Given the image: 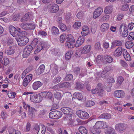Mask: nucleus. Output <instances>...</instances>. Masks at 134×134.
<instances>
[{"mask_svg":"<svg viewBox=\"0 0 134 134\" xmlns=\"http://www.w3.org/2000/svg\"><path fill=\"white\" fill-rule=\"evenodd\" d=\"M129 8V5L128 4H126L123 5L121 8V9L122 10H128Z\"/></svg>","mask_w":134,"mask_h":134,"instance_id":"680f3d73","label":"nucleus"},{"mask_svg":"<svg viewBox=\"0 0 134 134\" xmlns=\"http://www.w3.org/2000/svg\"><path fill=\"white\" fill-rule=\"evenodd\" d=\"M53 73V77L58 73V69L56 67L53 68L51 70Z\"/></svg>","mask_w":134,"mask_h":134,"instance_id":"6e6d98bb","label":"nucleus"},{"mask_svg":"<svg viewBox=\"0 0 134 134\" xmlns=\"http://www.w3.org/2000/svg\"><path fill=\"white\" fill-rule=\"evenodd\" d=\"M42 84L40 81H36L34 82L32 85L33 89L35 90H37L42 85Z\"/></svg>","mask_w":134,"mask_h":134,"instance_id":"dca6fc26","label":"nucleus"},{"mask_svg":"<svg viewBox=\"0 0 134 134\" xmlns=\"http://www.w3.org/2000/svg\"><path fill=\"white\" fill-rule=\"evenodd\" d=\"M125 46L127 48L130 49L133 47V43L131 41H128L126 42Z\"/></svg>","mask_w":134,"mask_h":134,"instance_id":"e433bc0d","label":"nucleus"},{"mask_svg":"<svg viewBox=\"0 0 134 134\" xmlns=\"http://www.w3.org/2000/svg\"><path fill=\"white\" fill-rule=\"evenodd\" d=\"M65 34H63L60 36V42L62 43L64 42V40H65Z\"/></svg>","mask_w":134,"mask_h":134,"instance_id":"864d4df0","label":"nucleus"},{"mask_svg":"<svg viewBox=\"0 0 134 134\" xmlns=\"http://www.w3.org/2000/svg\"><path fill=\"white\" fill-rule=\"evenodd\" d=\"M31 16V14H30L29 13H27L21 18V21L23 23L28 21Z\"/></svg>","mask_w":134,"mask_h":134,"instance_id":"f3484780","label":"nucleus"},{"mask_svg":"<svg viewBox=\"0 0 134 134\" xmlns=\"http://www.w3.org/2000/svg\"><path fill=\"white\" fill-rule=\"evenodd\" d=\"M62 79V78L60 76L54 78L53 80V82L55 84L57 83L60 82Z\"/></svg>","mask_w":134,"mask_h":134,"instance_id":"a18cd8bd","label":"nucleus"},{"mask_svg":"<svg viewBox=\"0 0 134 134\" xmlns=\"http://www.w3.org/2000/svg\"><path fill=\"white\" fill-rule=\"evenodd\" d=\"M74 98H76L79 100L82 99L83 98L82 95L81 93L79 92H75L74 93L73 95Z\"/></svg>","mask_w":134,"mask_h":134,"instance_id":"bb28decb","label":"nucleus"},{"mask_svg":"<svg viewBox=\"0 0 134 134\" xmlns=\"http://www.w3.org/2000/svg\"><path fill=\"white\" fill-rule=\"evenodd\" d=\"M103 12V9L100 7H99L96 9L93 13V17L96 19L99 17Z\"/></svg>","mask_w":134,"mask_h":134,"instance_id":"1a4fd4ad","label":"nucleus"},{"mask_svg":"<svg viewBox=\"0 0 134 134\" xmlns=\"http://www.w3.org/2000/svg\"><path fill=\"white\" fill-rule=\"evenodd\" d=\"M40 42L43 49H44V48H47V43L42 41Z\"/></svg>","mask_w":134,"mask_h":134,"instance_id":"338daca9","label":"nucleus"},{"mask_svg":"<svg viewBox=\"0 0 134 134\" xmlns=\"http://www.w3.org/2000/svg\"><path fill=\"white\" fill-rule=\"evenodd\" d=\"M2 63L3 65L6 66L9 63V60L6 58H4L3 60L2 61Z\"/></svg>","mask_w":134,"mask_h":134,"instance_id":"ea45409f","label":"nucleus"},{"mask_svg":"<svg viewBox=\"0 0 134 134\" xmlns=\"http://www.w3.org/2000/svg\"><path fill=\"white\" fill-rule=\"evenodd\" d=\"M122 44V43L120 40H115L111 43V46L110 48L111 49L114 48L116 46L120 47Z\"/></svg>","mask_w":134,"mask_h":134,"instance_id":"ddd939ff","label":"nucleus"},{"mask_svg":"<svg viewBox=\"0 0 134 134\" xmlns=\"http://www.w3.org/2000/svg\"><path fill=\"white\" fill-rule=\"evenodd\" d=\"M59 27L61 30L63 31H64L67 29V27L65 24H62L59 26Z\"/></svg>","mask_w":134,"mask_h":134,"instance_id":"8fccbe9b","label":"nucleus"},{"mask_svg":"<svg viewBox=\"0 0 134 134\" xmlns=\"http://www.w3.org/2000/svg\"><path fill=\"white\" fill-rule=\"evenodd\" d=\"M40 129V126L39 125L37 124H35L34 125L33 128V130L35 131L36 132H38Z\"/></svg>","mask_w":134,"mask_h":134,"instance_id":"0e129e2a","label":"nucleus"},{"mask_svg":"<svg viewBox=\"0 0 134 134\" xmlns=\"http://www.w3.org/2000/svg\"><path fill=\"white\" fill-rule=\"evenodd\" d=\"M107 134H116L115 132V130L113 129H108Z\"/></svg>","mask_w":134,"mask_h":134,"instance_id":"774afa93","label":"nucleus"},{"mask_svg":"<svg viewBox=\"0 0 134 134\" xmlns=\"http://www.w3.org/2000/svg\"><path fill=\"white\" fill-rule=\"evenodd\" d=\"M123 51L122 48L121 47H119L116 49L113 53V55L116 57H118L121 56Z\"/></svg>","mask_w":134,"mask_h":134,"instance_id":"9b49d317","label":"nucleus"},{"mask_svg":"<svg viewBox=\"0 0 134 134\" xmlns=\"http://www.w3.org/2000/svg\"><path fill=\"white\" fill-rule=\"evenodd\" d=\"M91 46L89 45L85 46L81 51L82 54H86L89 52L91 50Z\"/></svg>","mask_w":134,"mask_h":134,"instance_id":"2eb2a0df","label":"nucleus"},{"mask_svg":"<svg viewBox=\"0 0 134 134\" xmlns=\"http://www.w3.org/2000/svg\"><path fill=\"white\" fill-rule=\"evenodd\" d=\"M64 18L67 22H69L71 19V14L69 13H66L64 16Z\"/></svg>","mask_w":134,"mask_h":134,"instance_id":"72a5a7b5","label":"nucleus"},{"mask_svg":"<svg viewBox=\"0 0 134 134\" xmlns=\"http://www.w3.org/2000/svg\"><path fill=\"white\" fill-rule=\"evenodd\" d=\"M39 94L42 98H47V92H43L40 93Z\"/></svg>","mask_w":134,"mask_h":134,"instance_id":"e2e57ef3","label":"nucleus"},{"mask_svg":"<svg viewBox=\"0 0 134 134\" xmlns=\"http://www.w3.org/2000/svg\"><path fill=\"white\" fill-rule=\"evenodd\" d=\"M99 117L100 118L109 119L111 118V115L109 114L106 113L102 114L99 116Z\"/></svg>","mask_w":134,"mask_h":134,"instance_id":"cd10ccee","label":"nucleus"},{"mask_svg":"<svg viewBox=\"0 0 134 134\" xmlns=\"http://www.w3.org/2000/svg\"><path fill=\"white\" fill-rule=\"evenodd\" d=\"M59 87L61 88H69L71 87L70 84L68 82L59 83Z\"/></svg>","mask_w":134,"mask_h":134,"instance_id":"b1692460","label":"nucleus"},{"mask_svg":"<svg viewBox=\"0 0 134 134\" xmlns=\"http://www.w3.org/2000/svg\"><path fill=\"white\" fill-rule=\"evenodd\" d=\"M101 121L97 122L94 126V127L98 129L99 130L102 129Z\"/></svg>","mask_w":134,"mask_h":134,"instance_id":"37998d69","label":"nucleus"},{"mask_svg":"<svg viewBox=\"0 0 134 134\" xmlns=\"http://www.w3.org/2000/svg\"><path fill=\"white\" fill-rule=\"evenodd\" d=\"M61 110L64 114L71 115L73 113V111L71 108L68 107H64L61 108Z\"/></svg>","mask_w":134,"mask_h":134,"instance_id":"f8f14e48","label":"nucleus"},{"mask_svg":"<svg viewBox=\"0 0 134 134\" xmlns=\"http://www.w3.org/2000/svg\"><path fill=\"white\" fill-rule=\"evenodd\" d=\"M97 61L99 63L104 62L103 58L102 56L98 55L97 56Z\"/></svg>","mask_w":134,"mask_h":134,"instance_id":"c03bdc74","label":"nucleus"},{"mask_svg":"<svg viewBox=\"0 0 134 134\" xmlns=\"http://www.w3.org/2000/svg\"><path fill=\"white\" fill-rule=\"evenodd\" d=\"M16 94L15 92H11L9 93H8V96L10 98H13L15 97V96L16 95Z\"/></svg>","mask_w":134,"mask_h":134,"instance_id":"bf43d9fd","label":"nucleus"},{"mask_svg":"<svg viewBox=\"0 0 134 134\" xmlns=\"http://www.w3.org/2000/svg\"><path fill=\"white\" fill-rule=\"evenodd\" d=\"M20 26L23 29L26 30H33L35 27L34 24L30 23H21Z\"/></svg>","mask_w":134,"mask_h":134,"instance_id":"20e7f679","label":"nucleus"},{"mask_svg":"<svg viewBox=\"0 0 134 134\" xmlns=\"http://www.w3.org/2000/svg\"><path fill=\"white\" fill-rule=\"evenodd\" d=\"M37 48L35 50L34 53H37V52H39L42 49V46L40 42L38 43L37 47Z\"/></svg>","mask_w":134,"mask_h":134,"instance_id":"79ce46f5","label":"nucleus"},{"mask_svg":"<svg viewBox=\"0 0 134 134\" xmlns=\"http://www.w3.org/2000/svg\"><path fill=\"white\" fill-rule=\"evenodd\" d=\"M81 69L79 67L75 68L74 69V72L77 75L79 74L81 70Z\"/></svg>","mask_w":134,"mask_h":134,"instance_id":"4d7b16f0","label":"nucleus"},{"mask_svg":"<svg viewBox=\"0 0 134 134\" xmlns=\"http://www.w3.org/2000/svg\"><path fill=\"white\" fill-rule=\"evenodd\" d=\"M94 48L98 50H100L101 49L100 43L99 42L96 43L94 46Z\"/></svg>","mask_w":134,"mask_h":134,"instance_id":"49530a36","label":"nucleus"},{"mask_svg":"<svg viewBox=\"0 0 134 134\" xmlns=\"http://www.w3.org/2000/svg\"><path fill=\"white\" fill-rule=\"evenodd\" d=\"M54 110L51 112L49 114V117L51 119H56V117L55 115Z\"/></svg>","mask_w":134,"mask_h":134,"instance_id":"5fc2aeb1","label":"nucleus"},{"mask_svg":"<svg viewBox=\"0 0 134 134\" xmlns=\"http://www.w3.org/2000/svg\"><path fill=\"white\" fill-rule=\"evenodd\" d=\"M30 98L32 102L37 103L40 102L42 100V98L39 94H34L31 95Z\"/></svg>","mask_w":134,"mask_h":134,"instance_id":"39448f33","label":"nucleus"},{"mask_svg":"<svg viewBox=\"0 0 134 134\" xmlns=\"http://www.w3.org/2000/svg\"><path fill=\"white\" fill-rule=\"evenodd\" d=\"M18 45L21 46H25L29 42V40L27 38L23 36L19 40H17Z\"/></svg>","mask_w":134,"mask_h":134,"instance_id":"6e6552de","label":"nucleus"},{"mask_svg":"<svg viewBox=\"0 0 134 134\" xmlns=\"http://www.w3.org/2000/svg\"><path fill=\"white\" fill-rule=\"evenodd\" d=\"M51 32L53 35H56L59 34L58 28L55 26H53L51 29Z\"/></svg>","mask_w":134,"mask_h":134,"instance_id":"393cba45","label":"nucleus"},{"mask_svg":"<svg viewBox=\"0 0 134 134\" xmlns=\"http://www.w3.org/2000/svg\"><path fill=\"white\" fill-rule=\"evenodd\" d=\"M91 91L93 94H97L101 97L103 96L104 90L101 83H98L96 88L92 89Z\"/></svg>","mask_w":134,"mask_h":134,"instance_id":"f03ea898","label":"nucleus"},{"mask_svg":"<svg viewBox=\"0 0 134 134\" xmlns=\"http://www.w3.org/2000/svg\"><path fill=\"white\" fill-rule=\"evenodd\" d=\"M31 125L29 122H27L25 130L26 132H28L30 131L31 128Z\"/></svg>","mask_w":134,"mask_h":134,"instance_id":"052dcab7","label":"nucleus"},{"mask_svg":"<svg viewBox=\"0 0 134 134\" xmlns=\"http://www.w3.org/2000/svg\"><path fill=\"white\" fill-rule=\"evenodd\" d=\"M87 74V71L86 69L82 68L79 74V76L81 77H83L86 75Z\"/></svg>","mask_w":134,"mask_h":134,"instance_id":"c85d7f7f","label":"nucleus"},{"mask_svg":"<svg viewBox=\"0 0 134 134\" xmlns=\"http://www.w3.org/2000/svg\"><path fill=\"white\" fill-rule=\"evenodd\" d=\"M73 78V75L71 74H69L66 75L65 77V79L66 81H68L72 79Z\"/></svg>","mask_w":134,"mask_h":134,"instance_id":"de8ad7c7","label":"nucleus"},{"mask_svg":"<svg viewBox=\"0 0 134 134\" xmlns=\"http://www.w3.org/2000/svg\"><path fill=\"white\" fill-rule=\"evenodd\" d=\"M119 32L123 37H125L128 35V30L126 25L124 23L120 25Z\"/></svg>","mask_w":134,"mask_h":134,"instance_id":"7ed1b4c3","label":"nucleus"},{"mask_svg":"<svg viewBox=\"0 0 134 134\" xmlns=\"http://www.w3.org/2000/svg\"><path fill=\"white\" fill-rule=\"evenodd\" d=\"M45 66L44 65L42 64L40 66L36 71L37 74L39 75L42 74L44 72Z\"/></svg>","mask_w":134,"mask_h":134,"instance_id":"aec40b11","label":"nucleus"},{"mask_svg":"<svg viewBox=\"0 0 134 134\" xmlns=\"http://www.w3.org/2000/svg\"><path fill=\"white\" fill-rule=\"evenodd\" d=\"M76 114L79 118L82 119H87L89 117V114L87 112L81 110H79L77 111Z\"/></svg>","mask_w":134,"mask_h":134,"instance_id":"0eeeda50","label":"nucleus"},{"mask_svg":"<svg viewBox=\"0 0 134 134\" xmlns=\"http://www.w3.org/2000/svg\"><path fill=\"white\" fill-rule=\"evenodd\" d=\"M38 41V39L35 38L33 40L31 44L33 46L35 47L37 44Z\"/></svg>","mask_w":134,"mask_h":134,"instance_id":"3c124183","label":"nucleus"},{"mask_svg":"<svg viewBox=\"0 0 134 134\" xmlns=\"http://www.w3.org/2000/svg\"><path fill=\"white\" fill-rule=\"evenodd\" d=\"M124 80L123 77L122 76L119 77L117 79V82L118 83L121 84Z\"/></svg>","mask_w":134,"mask_h":134,"instance_id":"69168bd1","label":"nucleus"},{"mask_svg":"<svg viewBox=\"0 0 134 134\" xmlns=\"http://www.w3.org/2000/svg\"><path fill=\"white\" fill-rule=\"evenodd\" d=\"M105 59L106 62L109 63H111L113 61V58L110 55H107L105 57Z\"/></svg>","mask_w":134,"mask_h":134,"instance_id":"4c0bfd02","label":"nucleus"},{"mask_svg":"<svg viewBox=\"0 0 134 134\" xmlns=\"http://www.w3.org/2000/svg\"><path fill=\"white\" fill-rule=\"evenodd\" d=\"M95 104L94 102L92 101L89 100L85 103V105L87 107H91Z\"/></svg>","mask_w":134,"mask_h":134,"instance_id":"58836bf2","label":"nucleus"},{"mask_svg":"<svg viewBox=\"0 0 134 134\" xmlns=\"http://www.w3.org/2000/svg\"><path fill=\"white\" fill-rule=\"evenodd\" d=\"M90 131L93 134H99L100 132V130L94 127V126L93 128L91 129Z\"/></svg>","mask_w":134,"mask_h":134,"instance_id":"7c9ffc66","label":"nucleus"},{"mask_svg":"<svg viewBox=\"0 0 134 134\" xmlns=\"http://www.w3.org/2000/svg\"><path fill=\"white\" fill-rule=\"evenodd\" d=\"M54 96L57 99H60L62 98L61 94L59 92H56L55 94H54Z\"/></svg>","mask_w":134,"mask_h":134,"instance_id":"13d9d810","label":"nucleus"},{"mask_svg":"<svg viewBox=\"0 0 134 134\" xmlns=\"http://www.w3.org/2000/svg\"><path fill=\"white\" fill-rule=\"evenodd\" d=\"M65 41H66L65 45L68 48H73L75 43V40L73 36L70 34H68L66 36Z\"/></svg>","mask_w":134,"mask_h":134,"instance_id":"f257e3e1","label":"nucleus"},{"mask_svg":"<svg viewBox=\"0 0 134 134\" xmlns=\"http://www.w3.org/2000/svg\"><path fill=\"white\" fill-rule=\"evenodd\" d=\"M32 49V46L29 45L27 46L24 49L23 52V57L24 58L27 57L30 54Z\"/></svg>","mask_w":134,"mask_h":134,"instance_id":"423d86ee","label":"nucleus"},{"mask_svg":"<svg viewBox=\"0 0 134 134\" xmlns=\"http://www.w3.org/2000/svg\"><path fill=\"white\" fill-rule=\"evenodd\" d=\"M84 87V85L81 82L77 81H76L75 82V88L77 90H81Z\"/></svg>","mask_w":134,"mask_h":134,"instance_id":"4be33fe9","label":"nucleus"},{"mask_svg":"<svg viewBox=\"0 0 134 134\" xmlns=\"http://www.w3.org/2000/svg\"><path fill=\"white\" fill-rule=\"evenodd\" d=\"M12 48V46L10 47L9 49L6 51L5 53L8 55H10L13 54L15 51Z\"/></svg>","mask_w":134,"mask_h":134,"instance_id":"c9c22d12","label":"nucleus"},{"mask_svg":"<svg viewBox=\"0 0 134 134\" xmlns=\"http://www.w3.org/2000/svg\"><path fill=\"white\" fill-rule=\"evenodd\" d=\"M54 111L56 119H58L62 117V114L61 111L57 110H54Z\"/></svg>","mask_w":134,"mask_h":134,"instance_id":"f704fd0d","label":"nucleus"},{"mask_svg":"<svg viewBox=\"0 0 134 134\" xmlns=\"http://www.w3.org/2000/svg\"><path fill=\"white\" fill-rule=\"evenodd\" d=\"M13 39L12 38H9L7 39V43L9 45H11L13 44Z\"/></svg>","mask_w":134,"mask_h":134,"instance_id":"603ef678","label":"nucleus"},{"mask_svg":"<svg viewBox=\"0 0 134 134\" xmlns=\"http://www.w3.org/2000/svg\"><path fill=\"white\" fill-rule=\"evenodd\" d=\"M32 75H30L26 76L24 79L23 83V86L26 87L27 86L32 79Z\"/></svg>","mask_w":134,"mask_h":134,"instance_id":"9d476101","label":"nucleus"},{"mask_svg":"<svg viewBox=\"0 0 134 134\" xmlns=\"http://www.w3.org/2000/svg\"><path fill=\"white\" fill-rule=\"evenodd\" d=\"M114 95L117 97L122 98L124 97L125 93L123 91L118 90L115 91Z\"/></svg>","mask_w":134,"mask_h":134,"instance_id":"4468645a","label":"nucleus"},{"mask_svg":"<svg viewBox=\"0 0 134 134\" xmlns=\"http://www.w3.org/2000/svg\"><path fill=\"white\" fill-rule=\"evenodd\" d=\"M82 29V31L81 32V34L83 36H85L87 35L89 32V29L87 26L83 27Z\"/></svg>","mask_w":134,"mask_h":134,"instance_id":"6ab92c4d","label":"nucleus"},{"mask_svg":"<svg viewBox=\"0 0 134 134\" xmlns=\"http://www.w3.org/2000/svg\"><path fill=\"white\" fill-rule=\"evenodd\" d=\"M79 129L80 132L82 134H87V130L85 127L81 126L79 128Z\"/></svg>","mask_w":134,"mask_h":134,"instance_id":"2f4dec72","label":"nucleus"},{"mask_svg":"<svg viewBox=\"0 0 134 134\" xmlns=\"http://www.w3.org/2000/svg\"><path fill=\"white\" fill-rule=\"evenodd\" d=\"M109 25L107 23H104L102 24L100 27V29L102 32H104L109 28Z\"/></svg>","mask_w":134,"mask_h":134,"instance_id":"5701e85b","label":"nucleus"},{"mask_svg":"<svg viewBox=\"0 0 134 134\" xmlns=\"http://www.w3.org/2000/svg\"><path fill=\"white\" fill-rule=\"evenodd\" d=\"M126 126L127 125L125 124L120 123L117 124L115 127H117L119 130L123 131L126 129Z\"/></svg>","mask_w":134,"mask_h":134,"instance_id":"412c9836","label":"nucleus"},{"mask_svg":"<svg viewBox=\"0 0 134 134\" xmlns=\"http://www.w3.org/2000/svg\"><path fill=\"white\" fill-rule=\"evenodd\" d=\"M72 53L71 52L69 51L66 53L65 58L66 60H69L71 58Z\"/></svg>","mask_w":134,"mask_h":134,"instance_id":"a19ab883","label":"nucleus"},{"mask_svg":"<svg viewBox=\"0 0 134 134\" xmlns=\"http://www.w3.org/2000/svg\"><path fill=\"white\" fill-rule=\"evenodd\" d=\"M123 53L124 58L126 60L130 61L131 60L130 56L126 49H123Z\"/></svg>","mask_w":134,"mask_h":134,"instance_id":"a211bd4d","label":"nucleus"},{"mask_svg":"<svg viewBox=\"0 0 134 134\" xmlns=\"http://www.w3.org/2000/svg\"><path fill=\"white\" fill-rule=\"evenodd\" d=\"M81 23L80 22H76L74 24V26L75 29H78L81 26Z\"/></svg>","mask_w":134,"mask_h":134,"instance_id":"09e8293b","label":"nucleus"},{"mask_svg":"<svg viewBox=\"0 0 134 134\" xmlns=\"http://www.w3.org/2000/svg\"><path fill=\"white\" fill-rule=\"evenodd\" d=\"M46 131V127L44 125L42 126V128L40 129L37 132V134H44Z\"/></svg>","mask_w":134,"mask_h":134,"instance_id":"473e14b6","label":"nucleus"},{"mask_svg":"<svg viewBox=\"0 0 134 134\" xmlns=\"http://www.w3.org/2000/svg\"><path fill=\"white\" fill-rule=\"evenodd\" d=\"M113 8L111 6H107L104 9V11L106 14H110L112 12Z\"/></svg>","mask_w":134,"mask_h":134,"instance_id":"a878e982","label":"nucleus"},{"mask_svg":"<svg viewBox=\"0 0 134 134\" xmlns=\"http://www.w3.org/2000/svg\"><path fill=\"white\" fill-rule=\"evenodd\" d=\"M27 107L29 109V113L31 114V116L35 113V112L36 111V110L34 108L30 107L29 105H27Z\"/></svg>","mask_w":134,"mask_h":134,"instance_id":"c756f323","label":"nucleus"}]
</instances>
